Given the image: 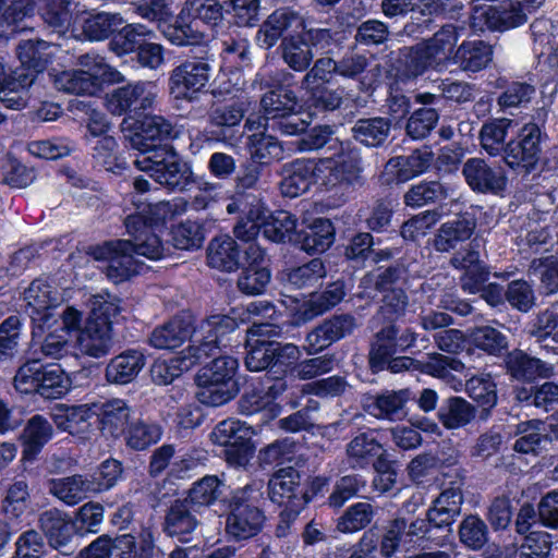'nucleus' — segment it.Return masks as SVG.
<instances>
[{
    "label": "nucleus",
    "mask_w": 558,
    "mask_h": 558,
    "mask_svg": "<svg viewBox=\"0 0 558 558\" xmlns=\"http://www.w3.org/2000/svg\"><path fill=\"white\" fill-rule=\"evenodd\" d=\"M238 329L234 318L215 314L199 323L195 330L192 344L182 350L179 355L169 360L156 361L151 368V379L157 385L171 384L196 364L215 355L222 348L230 345L231 333Z\"/></svg>",
    "instance_id": "nucleus-1"
},
{
    "label": "nucleus",
    "mask_w": 558,
    "mask_h": 558,
    "mask_svg": "<svg viewBox=\"0 0 558 558\" xmlns=\"http://www.w3.org/2000/svg\"><path fill=\"white\" fill-rule=\"evenodd\" d=\"M234 332L235 330L230 336V345L218 351L211 363L203 367L196 376L199 388L197 397L205 405L220 407L238 395L239 389L234 375L239 362L238 359L228 355L226 351L232 347Z\"/></svg>",
    "instance_id": "nucleus-2"
},
{
    "label": "nucleus",
    "mask_w": 558,
    "mask_h": 558,
    "mask_svg": "<svg viewBox=\"0 0 558 558\" xmlns=\"http://www.w3.org/2000/svg\"><path fill=\"white\" fill-rule=\"evenodd\" d=\"M264 498V482L253 481L236 490L230 501L226 519V533L234 541H245L259 533L265 521L260 510Z\"/></svg>",
    "instance_id": "nucleus-3"
},
{
    "label": "nucleus",
    "mask_w": 558,
    "mask_h": 558,
    "mask_svg": "<svg viewBox=\"0 0 558 558\" xmlns=\"http://www.w3.org/2000/svg\"><path fill=\"white\" fill-rule=\"evenodd\" d=\"M428 544L444 546L446 537L429 535V524L425 519H408L399 513L385 525L380 541V554L389 558L400 547L405 549L425 548Z\"/></svg>",
    "instance_id": "nucleus-4"
},
{
    "label": "nucleus",
    "mask_w": 558,
    "mask_h": 558,
    "mask_svg": "<svg viewBox=\"0 0 558 558\" xmlns=\"http://www.w3.org/2000/svg\"><path fill=\"white\" fill-rule=\"evenodd\" d=\"M318 163V184L327 191L356 187L364 184L363 160L355 147H343L332 156L320 158Z\"/></svg>",
    "instance_id": "nucleus-5"
},
{
    "label": "nucleus",
    "mask_w": 558,
    "mask_h": 558,
    "mask_svg": "<svg viewBox=\"0 0 558 558\" xmlns=\"http://www.w3.org/2000/svg\"><path fill=\"white\" fill-rule=\"evenodd\" d=\"M260 111L272 131L282 135L303 133L307 123L302 118L299 99L291 89H274L263 95Z\"/></svg>",
    "instance_id": "nucleus-6"
},
{
    "label": "nucleus",
    "mask_w": 558,
    "mask_h": 558,
    "mask_svg": "<svg viewBox=\"0 0 558 558\" xmlns=\"http://www.w3.org/2000/svg\"><path fill=\"white\" fill-rule=\"evenodd\" d=\"M543 136L536 123L524 124L517 137L507 143L505 163L517 174L526 175L534 171L541 159Z\"/></svg>",
    "instance_id": "nucleus-7"
},
{
    "label": "nucleus",
    "mask_w": 558,
    "mask_h": 558,
    "mask_svg": "<svg viewBox=\"0 0 558 558\" xmlns=\"http://www.w3.org/2000/svg\"><path fill=\"white\" fill-rule=\"evenodd\" d=\"M417 335L410 328L400 329L395 323H385L372 337L368 350V365L373 373L384 371L388 357L404 353L412 348Z\"/></svg>",
    "instance_id": "nucleus-8"
},
{
    "label": "nucleus",
    "mask_w": 558,
    "mask_h": 558,
    "mask_svg": "<svg viewBox=\"0 0 558 558\" xmlns=\"http://www.w3.org/2000/svg\"><path fill=\"white\" fill-rule=\"evenodd\" d=\"M159 98L157 84L150 81H137L114 89L107 99L108 110L122 116H142L156 109Z\"/></svg>",
    "instance_id": "nucleus-9"
},
{
    "label": "nucleus",
    "mask_w": 558,
    "mask_h": 558,
    "mask_svg": "<svg viewBox=\"0 0 558 558\" xmlns=\"http://www.w3.org/2000/svg\"><path fill=\"white\" fill-rule=\"evenodd\" d=\"M213 66L208 59L192 57L177 65L170 73L169 88L175 98L191 99L202 92L210 80Z\"/></svg>",
    "instance_id": "nucleus-10"
},
{
    "label": "nucleus",
    "mask_w": 558,
    "mask_h": 558,
    "mask_svg": "<svg viewBox=\"0 0 558 558\" xmlns=\"http://www.w3.org/2000/svg\"><path fill=\"white\" fill-rule=\"evenodd\" d=\"M384 369H388L393 374L410 369L421 371L448 384H452L456 381L452 372L463 373L465 365L456 357L440 353H430L427 355V361L425 362L416 361L410 356L393 355L386 360Z\"/></svg>",
    "instance_id": "nucleus-11"
},
{
    "label": "nucleus",
    "mask_w": 558,
    "mask_h": 558,
    "mask_svg": "<svg viewBox=\"0 0 558 558\" xmlns=\"http://www.w3.org/2000/svg\"><path fill=\"white\" fill-rule=\"evenodd\" d=\"M471 19L472 27L480 32L485 28L502 32L518 27L527 20L522 4L510 0L497 5L476 3Z\"/></svg>",
    "instance_id": "nucleus-12"
},
{
    "label": "nucleus",
    "mask_w": 558,
    "mask_h": 558,
    "mask_svg": "<svg viewBox=\"0 0 558 558\" xmlns=\"http://www.w3.org/2000/svg\"><path fill=\"white\" fill-rule=\"evenodd\" d=\"M356 328L357 320L352 314H335L307 332L303 349L308 355H315L332 343L351 336Z\"/></svg>",
    "instance_id": "nucleus-13"
},
{
    "label": "nucleus",
    "mask_w": 558,
    "mask_h": 558,
    "mask_svg": "<svg viewBox=\"0 0 558 558\" xmlns=\"http://www.w3.org/2000/svg\"><path fill=\"white\" fill-rule=\"evenodd\" d=\"M462 174L471 190L476 193L502 196L507 191L508 178L505 169L499 165L488 163L483 158L468 159Z\"/></svg>",
    "instance_id": "nucleus-14"
},
{
    "label": "nucleus",
    "mask_w": 558,
    "mask_h": 558,
    "mask_svg": "<svg viewBox=\"0 0 558 558\" xmlns=\"http://www.w3.org/2000/svg\"><path fill=\"white\" fill-rule=\"evenodd\" d=\"M96 258L108 262L105 274L109 280L118 284L137 275L141 263L132 254L130 240H118L106 243L98 248Z\"/></svg>",
    "instance_id": "nucleus-15"
},
{
    "label": "nucleus",
    "mask_w": 558,
    "mask_h": 558,
    "mask_svg": "<svg viewBox=\"0 0 558 558\" xmlns=\"http://www.w3.org/2000/svg\"><path fill=\"white\" fill-rule=\"evenodd\" d=\"M411 399L409 389L385 390L367 393L362 399L366 413L378 420L401 421L407 416V403Z\"/></svg>",
    "instance_id": "nucleus-16"
},
{
    "label": "nucleus",
    "mask_w": 558,
    "mask_h": 558,
    "mask_svg": "<svg viewBox=\"0 0 558 558\" xmlns=\"http://www.w3.org/2000/svg\"><path fill=\"white\" fill-rule=\"evenodd\" d=\"M301 475L293 466L276 471L267 483L269 499L278 505L304 508L308 502L307 494L300 490Z\"/></svg>",
    "instance_id": "nucleus-17"
},
{
    "label": "nucleus",
    "mask_w": 558,
    "mask_h": 558,
    "mask_svg": "<svg viewBox=\"0 0 558 558\" xmlns=\"http://www.w3.org/2000/svg\"><path fill=\"white\" fill-rule=\"evenodd\" d=\"M38 524L50 547L63 555L74 553V526L64 512L56 508L46 510L39 514Z\"/></svg>",
    "instance_id": "nucleus-18"
},
{
    "label": "nucleus",
    "mask_w": 558,
    "mask_h": 558,
    "mask_svg": "<svg viewBox=\"0 0 558 558\" xmlns=\"http://www.w3.org/2000/svg\"><path fill=\"white\" fill-rule=\"evenodd\" d=\"M112 345V326L105 320L87 319L76 337L80 353L94 359L109 354Z\"/></svg>",
    "instance_id": "nucleus-19"
},
{
    "label": "nucleus",
    "mask_w": 558,
    "mask_h": 558,
    "mask_svg": "<svg viewBox=\"0 0 558 558\" xmlns=\"http://www.w3.org/2000/svg\"><path fill=\"white\" fill-rule=\"evenodd\" d=\"M197 513L198 509L191 505V500H174L166 511L163 532L168 536H177L181 542H186L187 535L192 534L199 523Z\"/></svg>",
    "instance_id": "nucleus-20"
},
{
    "label": "nucleus",
    "mask_w": 558,
    "mask_h": 558,
    "mask_svg": "<svg viewBox=\"0 0 558 558\" xmlns=\"http://www.w3.org/2000/svg\"><path fill=\"white\" fill-rule=\"evenodd\" d=\"M96 409L100 429L110 437L119 438L132 423L133 410L123 399L114 398L96 403Z\"/></svg>",
    "instance_id": "nucleus-21"
},
{
    "label": "nucleus",
    "mask_w": 558,
    "mask_h": 558,
    "mask_svg": "<svg viewBox=\"0 0 558 558\" xmlns=\"http://www.w3.org/2000/svg\"><path fill=\"white\" fill-rule=\"evenodd\" d=\"M318 183V163L308 159H296L287 165L280 183L281 193L287 197H296Z\"/></svg>",
    "instance_id": "nucleus-22"
},
{
    "label": "nucleus",
    "mask_w": 558,
    "mask_h": 558,
    "mask_svg": "<svg viewBox=\"0 0 558 558\" xmlns=\"http://www.w3.org/2000/svg\"><path fill=\"white\" fill-rule=\"evenodd\" d=\"M198 327H193L190 316H175L153 330L149 343L159 350H173L187 339L192 342Z\"/></svg>",
    "instance_id": "nucleus-23"
},
{
    "label": "nucleus",
    "mask_w": 558,
    "mask_h": 558,
    "mask_svg": "<svg viewBox=\"0 0 558 558\" xmlns=\"http://www.w3.org/2000/svg\"><path fill=\"white\" fill-rule=\"evenodd\" d=\"M476 228V221L470 214L457 216L438 228L433 246L437 252L447 253L468 241Z\"/></svg>",
    "instance_id": "nucleus-24"
},
{
    "label": "nucleus",
    "mask_w": 558,
    "mask_h": 558,
    "mask_svg": "<svg viewBox=\"0 0 558 558\" xmlns=\"http://www.w3.org/2000/svg\"><path fill=\"white\" fill-rule=\"evenodd\" d=\"M26 312L36 322L47 323L50 318L49 311L60 303V296L47 281L35 279L24 292Z\"/></svg>",
    "instance_id": "nucleus-25"
},
{
    "label": "nucleus",
    "mask_w": 558,
    "mask_h": 558,
    "mask_svg": "<svg viewBox=\"0 0 558 558\" xmlns=\"http://www.w3.org/2000/svg\"><path fill=\"white\" fill-rule=\"evenodd\" d=\"M504 363L507 373L517 380L533 381L538 377L546 378L554 374L551 365L520 349L508 352Z\"/></svg>",
    "instance_id": "nucleus-26"
},
{
    "label": "nucleus",
    "mask_w": 558,
    "mask_h": 558,
    "mask_svg": "<svg viewBox=\"0 0 558 558\" xmlns=\"http://www.w3.org/2000/svg\"><path fill=\"white\" fill-rule=\"evenodd\" d=\"M145 364L146 357L141 350H125L107 364L106 380L114 385L130 384L138 376Z\"/></svg>",
    "instance_id": "nucleus-27"
},
{
    "label": "nucleus",
    "mask_w": 558,
    "mask_h": 558,
    "mask_svg": "<svg viewBox=\"0 0 558 558\" xmlns=\"http://www.w3.org/2000/svg\"><path fill=\"white\" fill-rule=\"evenodd\" d=\"M105 71V68H98L96 73L81 70L63 71L54 75L53 83L59 90L92 96L101 89Z\"/></svg>",
    "instance_id": "nucleus-28"
},
{
    "label": "nucleus",
    "mask_w": 558,
    "mask_h": 558,
    "mask_svg": "<svg viewBox=\"0 0 558 558\" xmlns=\"http://www.w3.org/2000/svg\"><path fill=\"white\" fill-rule=\"evenodd\" d=\"M434 160L430 147L423 146L408 156H397L388 160L386 168L391 171L399 183H404L424 173Z\"/></svg>",
    "instance_id": "nucleus-29"
},
{
    "label": "nucleus",
    "mask_w": 558,
    "mask_h": 558,
    "mask_svg": "<svg viewBox=\"0 0 558 558\" xmlns=\"http://www.w3.org/2000/svg\"><path fill=\"white\" fill-rule=\"evenodd\" d=\"M465 391L478 408V420L486 422L492 416V411L498 402L497 384L492 375L472 376L465 383Z\"/></svg>",
    "instance_id": "nucleus-30"
},
{
    "label": "nucleus",
    "mask_w": 558,
    "mask_h": 558,
    "mask_svg": "<svg viewBox=\"0 0 558 558\" xmlns=\"http://www.w3.org/2000/svg\"><path fill=\"white\" fill-rule=\"evenodd\" d=\"M335 241V228L329 219L317 218L298 232L295 245L307 254L323 253Z\"/></svg>",
    "instance_id": "nucleus-31"
},
{
    "label": "nucleus",
    "mask_w": 558,
    "mask_h": 558,
    "mask_svg": "<svg viewBox=\"0 0 558 558\" xmlns=\"http://www.w3.org/2000/svg\"><path fill=\"white\" fill-rule=\"evenodd\" d=\"M300 22L298 13L289 9H279L272 12L260 25L257 34V45L264 49L272 48L284 32Z\"/></svg>",
    "instance_id": "nucleus-32"
},
{
    "label": "nucleus",
    "mask_w": 558,
    "mask_h": 558,
    "mask_svg": "<svg viewBox=\"0 0 558 558\" xmlns=\"http://www.w3.org/2000/svg\"><path fill=\"white\" fill-rule=\"evenodd\" d=\"M245 109L243 102L232 101L227 104H215L208 111V124L215 130L211 135L220 142L226 143L227 131L238 126L244 118Z\"/></svg>",
    "instance_id": "nucleus-33"
},
{
    "label": "nucleus",
    "mask_w": 558,
    "mask_h": 558,
    "mask_svg": "<svg viewBox=\"0 0 558 558\" xmlns=\"http://www.w3.org/2000/svg\"><path fill=\"white\" fill-rule=\"evenodd\" d=\"M429 68L437 66L422 43L412 47H403L399 50L396 65V75L399 80H414Z\"/></svg>",
    "instance_id": "nucleus-34"
},
{
    "label": "nucleus",
    "mask_w": 558,
    "mask_h": 558,
    "mask_svg": "<svg viewBox=\"0 0 558 558\" xmlns=\"http://www.w3.org/2000/svg\"><path fill=\"white\" fill-rule=\"evenodd\" d=\"M53 436L52 424L40 414L32 416L21 435L23 445V458L34 459Z\"/></svg>",
    "instance_id": "nucleus-35"
},
{
    "label": "nucleus",
    "mask_w": 558,
    "mask_h": 558,
    "mask_svg": "<svg viewBox=\"0 0 558 558\" xmlns=\"http://www.w3.org/2000/svg\"><path fill=\"white\" fill-rule=\"evenodd\" d=\"M478 416L477 408L462 397L447 398L437 412L439 422L447 429L463 428Z\"/></svg>",
    "instance_id": "nucleus-36"
},
{
    "label": "nucleus",
    "mask_w": 558,
    "mask_h": 558,
    "mask_svg": "<svg viewBox=\"0 0 558 558\" xmlns=\"http://www.w3.org/2000/svg\"><path fill=\"white\" fill-rule=\"evenodd\" d=\"M207 258L210 267L231 272L240 267L241 251L233 238L219 235L210 241Z\"/></svg>",
    "instance_id": "nucleus-37"
},
{
    "label": "nucleus",
    "mask_w": 558,
    "mask_h": 558,
    "mask_svg": "<svg viewBox=\"0 0 558 558\" xmlns=\"http://www.w3.org/2000/svg\"><path fill=\"white\" fill-rule=\"evenodd\" d=\"M93 478L81 474L53 478L49 482V492L69 506H74L93 494Z\"/></svg>",
    "instance_id": "nucleus-38"
},
{
    "label": "nucleus",
    "mask_w": 558,
    "mask_h": 558,
    "mask_svg": "<svg viewBox=\"0 0 558 558\" xmlns=\"http://www.w3.org/2000/svg\"><path fill=\"white\" fill-rule=\"evenodd\" d=\"M391 132V121L383 117L362 118L351 128L352 137L366 147H381Z\"/></svg>",
    "instance_id": "nucleus-39"
},
{
    "label": "nucleus",
    "mask_w": 558,
    "mask_h": 558,
    "mask_svg": "<svg viewBox=\"0 0 558 558\" xmlns=\"http://www.w3.org/2000/svg\"><path fill=\"white\" fill-rule=\"evenodd\" d=\"M150 178L172 191H184L194 181L192 167L178 154L170 160L166 159V163L161 168H156Z\"/></svg>",
    "instance_id": "nucleus-40"
},
{
    "label": "nucleus",
    "mask_w": 558,
    "mask_h": 558,
    "mask_svg": "<svg viewBox=\"0 0 558 558\" xmlns=\"http://www.w3.org/2000/svg\"><path fill=\"white\" fill-rule=\"evenodd\" d=\"M492 47L483 40L462 43L453 54V63L464 72H478L492 61Z\"/></svg>",
    "instance_id": "nucleus-41"
},
{
    "label": "nucleus",
    "mask_w": 558,
    "mask_h": 558,
    "mask_svg": "<svg viewBox=\"0 0 558 558\" xmlns=\"http://www.w3.org/2000/svg\"><path fill=\"white\" fill-rule=\"evenodd\" d=\"M174 130L172 123L157 114H145L140 126L130 138L132 147H143L172 137Z\"/></svg>",
    "instance_id": "nucleus-42"
},
{
    "label": "nucleus",
    "mask_w": 558,
    "mask_h": 558,
    "mask_svg": "<svg viewBox=\"0 0 558 558\" xmlns=\"http://www.w3.org/2000/svg\"><path fill=\"white\" fill-rule=\"evenodd\" d=\"M283 62L295 72H304L314 60V51L303 35L284 37L279 46Z\"/></svg>",
    "instance_id": "nucleus-43"
},
{
    "label": "nucleus",
    "mask_w": 558,
    "mask_h": 558,
    "mask_svg": "<svg viewBox=\"0 0 558 558\" xmlns=\"http://www.w3.org/2000/svg\"><path fill=\"white\" fill-rule=\"evenodd\" d=\"M383 445L373 433H361L347 445V456L353 468H366L378 454H383Z\"/></svg>",
    "instance_id": "nucleus-44"
},
{
    "label": "nucleus",
    "mask_w": 558,
    "mask_h": 558,
    "mask_svg": "<svg viewBox=\"0 0 558 558\" xmlns=\"http://www.w3.org/2000/svg\"><path fill=\"white\" fill-rule=\"evenodd\" d=\"M325 276L326 267L323 260L313 258L304 265L283 270L281 280L287 288L306 289L313 288Z\"/></svg>",
    "instance_id": "nucleus-45"
},
{
    "label": "nucleus",
    "mask_w": 558,
    "mask_h": 558,
    "mask_svg": "<svg viewBox=\"0 0 558 558\" xmlns=\"http://www.w3.org/2000/svg\"><path fill=\"white\" fill-rule=\"evenodd\" d=\"M539 421H526L517 425L513 450L523 454H539L550 441L549 436L541 433Z\"/></svg>",
    "instance_id": "nucleus-46"
},
{
    "label": "nucleus",
    "mask_w": 558,
    "mask_h": 558,
    "mask_svg": "<svg viewBox=\"0 0 558 558\" xmlns=\"http://www.w3.org/2000/svg\"><path fill=\"white\" fill-rule=\"evenodd\" d=\"M448 197V187L439 181L423 180L410 186L403 195V203L408 207L420 208L436 204Z\"/></svg>",
    "instance_id": "nucleus-47"
},
{
    "label": "nucleus",
    "mask_w": 558,
    "mask_h": 558,
    "mask_svg": "<svg viewBox=\"0 0 558 558\" xmlns=\"http://www.w3.org/2000/svg\"><path fill=\"white\" fill-rule=\"evenodd\" d=\"M96 412V403L66 407L54 415V423L60 429L70 434L84 433Z\"/></svg>",
    "instance_id": "nucleus-48"
},
{
    "label": "nucleus",
    "mask_w": 558,
    "mask_h": 558,
    "mask_svg": "<svg viewBox=\"0 0 558 558\" xmlns=\"http://www.w3.org/2000/svg\"><path fill=\"white\" fill-rule=\"evenodd\" d=\"M262 231L265 238L272 242H290L295 244L298 236L296 219L286 210H279L272 214L262 225Z\"/></svg>",
    "instance_id": "nucleus-49"
},
{
    "label": "nucleus",
    "mask_w": 558,
    "mask_h": 558,
    "mask_svg": "<svg viewBox=\"0 0 558 558\" xmlns=\"http://www.w3.org/2000/svg\"><path fill=\"white\" fill-rule=\"evenodd\" d=\"M345 295V284L341 280L329 283L326 289L313 294L310 301L305 304L303 316L306 320L324 314L330 308L338 305Z\"/></svg>",
    "instance_id": "nucleus-50"
},
{
    "label": "nucleus",
    "mask_w": 558,
    "mask_h": 558,
    "mask_svg": "<svg viewBox=\"0 0 558 558\" xmlns=\"http://www.w3.org/2000/svg\"><path fill=\"white\" fill-rule=\"evenodd\" d=\"M512 121L509 119H495L485 123L480 132L482 148L493 157L505 155L507 149L506 137Z\"/></svg>",
    "instance_id": "nucleus-51"
},
{
    "label": "nucleus",
    "mask_w": 558,
    "mask_h": 558,
    "mask_svg": "<svg viewBox=\"0 0 558 558\" xmlns=\"http://www.w3.org/2000/svg\"><path fill=\"white\" fill-rule=\"evenodd\" d=\"M49 43L40 39L21 41L16 48L17 58L22 66L34 71L35 78L50 61Z\"/></svg>",
    "instance_id": "nucleus-52"
},
{
    "label": "nucleus",
    "mask_w": 558,
    "mask_h": 558,
    "mask_svg": "<svg viewBox=\"0 0 558 558\" xmlns=\"http://www.w3.org/2000/svg\"><path fill=\"white\" fill-rule=\"evenodd\" d=\"M246 149L248 159L266 167L271 160L281 158L283 153L279 141L264 132L254 133L247 137Z\"/></svg>",
    "instance_id": "nucleus-53"
},
{
    "label": "nucleus",
    "mask_w": 558,
    "mask_h": 558,
    "mask_svg": "<svg viewBox=\"0 0 558 558\" xmlns=\"http://www.w3.org/2000/svg\"><path fill=\"white\" fill-rule=\"evenodd\" d=\"M0 22L2 28L12 27V32L23 31L26 25H21L33 16L36 0H0Z\"/></svg>",
    "instance_id": "nucleus-54"
},
{
    "label": "nucleus",
    "mask_w": 558,
    "mask_h": 558,
    "mask_svg": "<svg viewBox=\"0 0 558 558\" xmlns=\"http://www.w3.org/2000/svg\"><path fill=\"white\" fill-rule=\"evenodd\" d=\"M225 15L223 3L219 0H185L181 16L199 20L204 24L216 26Z\"/></svg>",
    "instance_id": "nucleus-55"
},
{
    "label": "nucleus",
    "mask_w": 558,
    "mask_h": 558,
    "mask_svg": "<svg viewBox=\"0 0 558 558\" xmlns=\"http://www.w3.org/2000/svg\"><path fill=\"white\" fill-rule=\"evenodd\" d=\"M124 23L119 13L99 12L84 20L82 29L90 40H102L118 31Z\"/></svg>",
    "instance_id": "nucleus-56"
},
{
    "label": "nucleus",
    "mask_w": 558,
    "mask_h": 558,
    "mask_svg": "<svg viewBox=\"0 0 558 558\" xmlns=\"http://www.w3.org/2000/svg\"><path fill=\"white\" fill-rule=\"evenodd\" d=\"M138 150V155L134 160L135 167L150 175L156 172V168H161L166 163V159H172L177 153L168 145L158 143L145 144L143 147H133Z\"/></svg>",
    "instance_id": "nucleus-57"
},
{
    "label": "nucleus",
    "mask_w": 558,
    "mask_h": 558,
    "mask_svg": "<svg viewBox=\"0 0 558 558\" xmlns=\"http://www.w3.org/2000/svg\"><path fill=\"white\" fill-rule=\"evenodd\" d=\"M123 436L125 445L129 448L141 451L157 444L161 439L162 428L158 424L146 423L138 420L131 423Z\"/></svg>",
    "instance_id": "nucleus-58"
},
{
    "label": "nucleus",
    "mask_w": 558,
    "mask_h": 558,
    "mask_svg": "<svg viewBox=\"0 0 558 558\" xmlns=\"http://www.w3.org/2000/svg\"><path fill=\"white\" fill-rule=\"evenodd\" d=\"M319 409V402L310 399L302 409L280 418L277 422V426L287 433L308 432L316 425Z\"/></svg>",
    "instance_id": "nucleus-59"
},
{
    "label": "nucleus",
    "mask_w": 558,
    "mask_h": 558,
    "mask_svg": "<svg viewBox=\"0 0 558 558\" xmlns=\"http://www.w3.org/2000/svg\"><path fill=\"white\" fill-rule=\"evenodd\" d=\"M529 274L537 276L539 289L545 295L558 293V258L547 256L534 258L529 265Z\"/></svg>",
    "instance_id": "nucleus-60"
},
{
    "label": "nucleus",
    "mask_w": 558,
    "mask_h": 558,
    "mask_svg": "<svg viewBox=\"0 0 558 558\" xmlns=\"http://www.w3.org/2000/svg\"><path fill=\"white\" fill-rule=\"evenodd\" d=\"M46 372L40 377L41 381L34 392L45 399H59L69 388L68 377L61 366L56 363L46 364Z\"/></svg>",
    "instance_id": "nucleus-61"
},
{
    "label": "nucleus",
    "mask_w": 558,
    "mask_h": 558,
    "mask_svg": "<svg viewBox=\"0 0 558 558\" xmlns=\"http://www.w3.org/2000/svg\"><path fill=\"white\" fill-rule=\"evenodd\" d=\"M458 40V34L453 25H445L430 39L422 43L430 56L435 65L438 66L447 60Z\"/></svg>",
    "instance_id": "nucleus-62"
},
{
    "label": "nucleus",
    "mask_w": 558,
    "mask_h": 558,
    "mask_svg": "<svg viewBox=\"0 0 558 558\" xmlns=\"http://www.w3.org/2000/svg\"><path fill=\"white\" fill-rule=\"evenodd\" d=\"M459 539L468 548L477 550L488 542V526L477 514L466 515L459 525Z\"/></svg>",
    "instance_id": "nucleus-63"
},
{
    "label": "nucleus",
    "mask_w": 558,
    "mask_h": 558,
    "mask_svg": "<svg viewBox=\"0 0 558 558\" xmlns=\"http://www.w3.org/2000/svg\"><path fill=\"white\" fill-rule=\"evenodd\" d=\"M225 14L229 15L239 27H253L260 17L259 0H227L223 2Z\"/></svg>",
    "instance_id": "nucleus-64"
}]
</instances>
